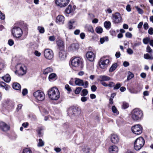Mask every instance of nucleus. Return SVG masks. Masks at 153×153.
Masks as SVG:
<instances>
[{
    "instance_id": "obj_62",
    "label": "nucleus",
    "mask_w": 153,
    "mask_h": 153,
    "mask_svg": "<svg viewBox=\"0 0 153 153\" xmlns=\"http://www.w3.org/2000/svg\"><path fill=\"white\" fill-rule=\"evenodd\" d=\"M130 5L129 4H128L126 6V10L128 12H130L131 10Z\"/></svg>"
},
{
    "instance_id": "obj_2",
    "label": "nucleus",
    "mask_w": 153,
    "mask_h": 153,
    "mask_svg": "<svg viewBox=\"0 0 153 153\" xmlns=\"http://www.w3.org/2000/svg\"><path fill=\"white\" fill-rule=\"evenodd\" d=\"M48 94L49 98L51 100H56L60 97V92L58 89L55 87L49 90Z\"/></svg>"
},
{
    "instance_id": "obj_52",
    "label": "nucleus",
    "mask_w": 153,
    "mask_h": 153,
    "mask_svg": "<svg viewBox=\"0 0 153 153\" xmlns=\"http://www.w3.org/2000/svg\"><path fill=\"white\" fill-rule=\"evenodd\" d=\"M8 44L10 46H12L14 44V41L12 39H10L8 40Z\"/></svg>"
},
{
    "instance_id": "obj_44",
    "label": "nucleus",
    "mask_w": 153,
    "mask_h": 153,
    "mask_svg": "<svg viewBox=\"0 0 153 153\" xmlns=\"http://www.w3.org/2000/svg\"><path fill=\"white\" fill-rule=\"evenodd\" d=\"M114 146H111L109 149V152L111 153H114Z\"/></svg>"
},
{
    "instance_id": "obj_33",
    "label": "nucleus",
    "mask_w": 153,
    "mask_h": 153,
    "mask_svg": "<svg viewBox=\"0 0 153 153\" xmlns=\"http://www.w3.org/2000/svg\"><path fill=\"white\" fill-rule=\"evenodd\" d=\"M11 103V102L8 100H5L3 102V104L6 107L10 106Z\"/></svg>"
},
{
    "instance_id": "obj_39",
    "label": "nucleus",
    "mask_w": 153,
    "mask_h": 153,
    "mask_svg": "<svg viewBox=\"0 0 153 153\" xmlns=\"http://www.w3.org/2000/svg\"><path fill=\"white\" fill-rule=\"evenodd\" d=\"M22 153H33L31 149L28 148H26L23 150Z\"/></svg>"
},
{
    "instance_id": "obj_46",
    "label": "nucleus",
    "mask_w": 153,
    "mask_h": 153,
    "mask_svg": "<svg viewBox=\"0 0 153 153\" xmlns=\"http://www.w3.org/2000/svg\"><path fill=\"white\" fill-rule=\"evenodd\" d=\"M82 150L85 153H89L90 150V149L89 148H83Z\"/></svg>"
},
{
    "instance_id": "obj_17",
    "label": "nucleus",
    "mask_w": 153,
    "mask_h": 153,
    "mask_svg": "<svg viewBox=\"0 0 153 153\" xmlns=\"http://www.w3.org/2000/svg\"><path fill=\"white\" fill-rule=\"evenodd\" d=\"M76 6H73L72 7L71 5L69 4L68 7L65 9V11L68 14H69L73 12L75 10Z\"/></svg>"
},
{
    "instance_id": "obj_5",
    "label": "nucleus",
    "mask_w": 153,
    "mask_h": 153,
    "mask_svg": "<svg viewBox=\"0 0 153 153\" xmlns=\"http://www.w3.org/2000/svg\"><path fill=\"white\" fill-rule=\"evenodd\" d=\"M12 33L13 36L16 38L20 37L22 34L21 29L18 27H14L12 30Z\"/></svg>"
},
{
    "instance_id": "obj_25",
    "label": "nucleus",
    "mask_w": 153,
    "mask_h": 153,
    "mask_svg": "<svg viewBox=\"0 0 153 153\" xmlns=\"http://www.w3.org/2000/svg\"><path fill=\"white\" fill-rule=\"evenodd\" d=\"M53 71V69L50 67H48L44 69L43 71V73L44 74H47L48 73L52 72Z\"/></svg>"
},
{
    "instance_id": "obj_60",
    "label": "nucleus",
    "mask_w": 153,
    "mask_h": 153,
    "mask_svg": "<svg viewBox=\"0 0 153 153\" xmlns=\"http://www.w3.org/2000/svg\"><path fill=\"white\" fill-rule=\"evenodd\" d=\"M143 27L145 30H147L149 28V25L147 23H145L143 25Z\"/></svg>"
},
{
    "instance_id": "obj_37",
    "label": "nucleus",
    "mask_w": 153,
    "mask_h": 153,
    "mask_svg": "<svg viewBox=\"0 0 153 153\" xmlns=\"http://www.w3.org/2000/svg\"><path fill=\"white\" fill-rule=\"evenodd\" d=\"M37 29L40 33H43L45 32V29L43 27L38 26Z\"/></svg>"
},
{
    "instance_id": "obj_47",
    "label": "nucleus",
    "mask_w": 153,
    "mask_h": 153,
    "mask_svg": "<svg viewBox=\"0 0 153 153\" xmlns=\"http://www.w3.org/2000/svg\"><path fill=\"white\" fill-rule=\"evenodd\" d=\"M82 94H81L82 96H85L86 95L88 94V90L86 89H84L82 90Z\"/></svg>"
},
{
    "instance_id": "obj_34",
    "label": "nucleus",
    "mask_w": 153,
    "mask_h": 153,
    "mask_svg": "<svg viewBox=\"0 0 153 153\" xmlns=\"http://www.w3.org/2000/svg\"><path fill=\"white\" fill-rule=\"evenodd\" d=\"M115 97V94L113 93L111 94V97L109 99V107L110 106V105H112L113 103V99Z\"/></svg>"
},
{
    "instance_id": "obj_15",
    "label": "nucleus",
    "mask_w": 153,
    "mask_h": 153,
    "mask_svg": "<svg viewBox=\"0 0 153 153\" xmlns=\"http://www.w3.org/2000/svg\"><path fill=\"white\" fill-rule=\"evenodd\" d=\"M79 48V45L77 43H73L71 44L68 48L69 51L73 52L77 51Z\"/></svg>"
},
{
    "instance_id": "obj_64",
    "label": "nucleus",
    "mask_w": 153,
    "mask_h": 153,
    "mask_svg": "<svg viewBox=\"0 0 153 153\" xmlns=\"http://www.w3.org/2000/svg\"><path fill=\"white\" fill-rule=\"evenodd\" d=\"M80 36L81 39H83L85 38V35L84 33H82L80 34Z\"/></svg>"
},
{
    "instance_id": "obj_58",
    "label": "nucleus",
    "mask_w": 153,
    "mask_h": 153,
    "mask_svg": "<svg viewBox=\"0 0 153 153\" xmlns=\"http://www.w3.org/2000/svg\"><path fill=\"white\" fill-rule=\"evenodd\" d=\"M148 33L150 35H152L153 34V29L152 27H150L148 30Z\"/></svg>"
},
{
    "instance_id": "obj_24",
    "label": "nucleus",
    "mask_w": 153,
    "mask_h": 153,
    "mask_svg": "<svg viewBox=\"0 0 153 153\" xmlns=\"http://www.w3.org/2000/svg\"><path fill=\"white\" fill-rule=\"evenodd\" d=\"M2 78L4 81L7 82H9L11 80V77L9 74H7L5 76L2 77Z\"/></svg>"
},
{
    "instance_id": "obj_59",
    "label": "nucleus",
    "mask_w": 153,
    "mask_h": 153,
    "mask_svg": "<svg viewBox=\"0 0 153 153\" xmlns=\"http://www.w3.org/2000/svg\"><path fill=\"white\" fill-rule=\"evenodd\" d=\"M88 30L89 31L93 33L94 32V30L92 26H90L88 28Z\"/></svg>"
},
{
    "instance_id": "obj_14",
    "label": "nucleus",
    "mask_w": 153,
    "mask_h": 153,
    "mask_svg": "<svg viewBox=\"0 0 153 153\" xmlns=\"http://www.w3.org/2000/svg\"><path fill=\"white\" fill-rule=\"evenodd\" d=\"M86 56L87 59L91 62L94 61L95 56L94 54L91 51L87 52L86 54Z\"/></svg>"
},
{
    "instance_id": "obj_49",
    "label": "nucleus",
    "mask_w": 153,
    "mask_h": 153,
    "mask_svg": "<svg viewBox=\"0 0 153 153\" xmlns=\"http://www.w3.org/2000/svg\"><path fill=\"white\" fill-rule=\"evenodd\" d=\"M5 18V15L2 13L0 10V19L2 20H4Z\"/></svg>"
},
{
    "instance_id": "obj_11",
    "label": "nucleus",
    "mask_w": 153,
    "mask_h": 153,
    "mask_svg": "<svg viewBox=\"0 0 153 153\" xmlns=\"http://www.w3.org/2000/svg\"><path fill=\"white\" fill-rule=\"evenodd\" d=\"M68 114L70 115H77L79 114V111L78 108L74 106L70 107L68 110Z\"/></svg>"
},
{
    "instance_id": "obj_28",
    "label": "nucleus",
    "mask_w": 153,
    "mask_h": 153,
    "mask_svg": "<svg viewBox=\"0 0 153 153\" xmlns=\"http://www.w3.org/2000/svg\"><path fill=\"white\" fill-rule=\"evenodd\" d=\"M144 58L146 59L152 60L153 59V56L152 54L150 55L148 53H146L144 54Z\"/></svg>"
},
{
    "instance_id": "obj_61",
    "label": "nucleus",
    "mask_w": 153,
    "mask_h": 153,
    "mask_svg": "<svg viewBox=\"0 0 153 153\" xmlns=\"http://www.w3.org/2000/svg\"><path fill=\"white\" fill-rule=\"evenodd\" d=\"M88 99V98L87 97H81V100L83 102H85Z\"/></svg>"
},
{
    "instance_id": "obj_18",
    "label": "nucleus",
    "mask_w": 153,
    "mask_h": 153,
    "mask_svg": "<svg viewBox=\"0 0 153 153\" xmlns=\"http://www.w3.org/2000/svg\"><path fill=\"white\" fill-rule=\"evenodd\" d=\"M65 18L62 15L58 16L56 18V21L59 24H63L64 23Z\"/></svg>"
},
{
    "instance_id": "obj_35",
    "label": "nucleus",
    "mask_w": 153,
    "mask_h": 153,
    "mask_svg": "<svg viewBox=\"0 0 153 153\" xmlns=\"http://www.w3.org/2000/svg\"><path fill=\"white\" fill-rule=\"evenodd\" d=\"M128 76H127V79L128 80L131 79L134 76V74L131 72L129 71L128 73Z\"/></svg>"
},
{
    "instance_id": "obj_32",
    "label": "nucleus",
    "mask_w": 153,
    "mask_h": 153,
    "mask_svg": "<svg viewBox=\"0 0 153 153\" xmlns=\"http://www.w3.org/2000/svg\"><path fill=\"white\" fill-rule=\"evenodd\" d=\"M108 41V38L107 36H105L101 38L100 39V42L101 44H103L105 42Z\"/></svg>"
},
{
    "instance_id": "obj_48",
    "label": "nucleus",
    "mask_w": 153,
    "mask_h": 153,
    "mask_svg": "<svg viewBox=\"0 0 153 153\" xmlns=\"http://www.w3.org/2000/svg\"><path fill=\"white\" fill-rule=\"evenodd\" d=\"M127 52L129 55H131L133 53V51L131 48H129L127 49Z\"/></svg>"
},
{
    "instance_id": "obj_54",
    "label": "nucleus",
    "mask_w": 153,
    "mask_h": 153,
    "mask_svg": "<svg viewBox=\"0 0 153 153\" xmlns=\"http://www.w3.org/2000/svg\"><path fill=\"white\" fill-rule=\"evenodd\" d=\"M115 70V64H114L109 69V72H112Z\"/></svg>"
},
{
    "instance_id": "obj_51",
    "label": "nucleus",
    "mask_w": 153,
    "mask_h": 153,
    "mask_svg": "<svg viewBox=\"0 0 153 153\" xmlns=\"http://www.w3.org/2000/svg\"><path fill=\"white\" fill-rule=\"evenodd\" d=\"M91 89L92 91H95L97 89V87L94 85H92L91 87Z\"/></svg>"
},
{
    "instance_id": "obj_53",
    "label": "nucleus",
    "mask_w": 153,
    "mask_h": 153,
    "mask_svg": "<svg viewBox=\"0 0 153 153\" xmlns=\"http://www.w3.org/2000/svg\"><path fill=\"white\" fill-rule=\"evenodd\" d=\"M49 40L51 42L54 41L55 39V38L53 36H50L49 38Z\"/></svg>"
},
{
    "instance_id": "obj_10",
    "label": "nucleus",
    "mask_w": 153,
    "mask_h": 153,
    "mask_svg": "<svg viewBox=\"0 0 153 153\" xmlns=\"http://www.w3.org/2000/svg\"><path fill=\"white\" fill-rule=\"evenodd\" d=\"M19 69L18 71H15L16 74L17 73L19 75H23L26 73L27 68L24 65H19L18 66Z\"/></svg>"
},
{
    "instance_id": "obj_40",
    "label": "nucleus",
    "mask_w": 153,
    "mask_h": 153,
    "mask_svg": "<svg viewBox=\"0 0 153 153\" xmlns=\"http://www.w3.org/2000/svg\"><path fill=\"white\" fill-rule=\"evenodd\" d=\"M146 51L150 54L153 53V50L150 47L149 45L147 46L146 47Z\"/></svg>"
},
{
    "instance_id": "obj_23",
    "label": "nucleus",
    "mask_w": 153,
    "mask_h": 153,
    "mask_svg": "<svg viewBox=\"0 0 153 153\" xmlns=\"http://www.w3.org/2000/svg\"><path fill=\"white\" fill-rule=\"evenodd\" d=\"M75 22V21L73 19H71L68 22V27L69 29H71L74 28L75 27L73 26V25Z\"/></svg>"
},
{
    "instance_id": "obj_21",
    "label": "nucleus",
    "mask_w": 153,
    "mask_h": 153,
    "mask_svg": "<svg viewBox=\"0 0 153 153\" xmlns=\"http://www.w3.org/2000/svg\"><path fill=\"white\" fill-rule=\"evenodd\" d=\"M59 57L61 60H63L66 57V53L64 50H60L59 53Z\"/></svg>"
},
{
    "instance_id": "obj_57",
    "label": "nucleus",
    "mask_w": 153,
    "mask_h": 153,
    "mask_svg": "<svg viewBox=\"0 0 153 153\" xmlns=\"http://www.w3.org/2000/svg\"><path fill=\"white\" fill-rule=\"evenodd\" d=\"M65 88L69 92L71 91V88L69 85L67 84L65 86Z\"/></svg>"
},
{
    "instance_id": "obj_43",
    "label": "nucleus",
    "mask_w": 153,
    "mask_h": 153,
    "mask_svg": "<svg viewBox=\"0 0 153 153\" xmlns=\"http://www.w3.org/2000/svg\"><path fill=\"white\" fill-rule=\"evenodd\" d=\"M129 107V104L128 103L126 102H123L122 105L123 108L125 109Z\"/></svg>"
},
{
    "instance_id": "obj_56",
    "label": "nucleus",
    "mask_w": 153,
    "mask_h": 153,
    "mask_svg": "<svg viewBox=\"0 0 153 153\" xmlns=\"http://www.w3.org/2000/svg\"><path fill=\"white\" fill-rule=\"evenodd\" d=\"M27 90L26 88H24L23 89L22 92V94L24 96L27 94Z\"/></svg>"
},
{
    "instance_id": "obj_26",
    "label": "nucleus",
    "mask_w": 153,
    "mask_h": 153,
    "mask_svg": "<svg viewBox=\"0 0 153 153\" xmlns=\"http://www.w3.org/2000/svg\"><path fill=\"white\" fill-rule=\"evenodd\" d=\"M13 88L16 90H19L21 89V86L19 83L15 82L13 84Z\"/></svg>"
},
{
    "instance_id": "obj_63",
    "label": "nucleus",
    "mask_w": 153,
    "mask_h": 153,
    "mask_svg": "<svg viewBox=\"0 0 153 153\" xmlns=\"http://www.w3.org/2000/svg\"><path fill=\"white\" fill-rule=\"evenodd\" d=\"M129 65V62L127 61H125L123 63V65L124 67H126Z\"/></svg>"
},
{
    "instance_id": "obj_1",
    "label": "nucleus",
    "mask_w": 153,
    "mask_h": 153,
    "mask_svg": "<svg viewBox=\"0 0 153 153\" xmlns=\"http://www.w3.org/2000/svg\"><path fill=\"white\" fill-rule=\"evenodd\" d=\"M131 115L133 120L136 121L141 120L143 117L142 111L138 108L134 109L131 112Z\"/></svg>"
},
{
    "instance_id": "obj_7",
    "label": "nucleus",
    "mask_w": 153,
    "mask_h": 153,
    "mask_svg": "<svg viewBox=\"0 0 153 153\" xmlns=\"http://www.w3.org/2000/svg\"><path fill=\"white\" fill-rule=\"evenodd\" d=\"M44 56L45 57L48 59L50 60L53 58V51L49 49H46L43 51Z\"/></svg>"
},
{
    "instance_id": "obj_9",
    "label": "nucleus",
    "mask_w": 153,
    "mask_h": 153,
    "mask_svg": "<svg viewBox=\"0 0 153 153\" xmlns=\"http://www.w3.org/2000/svg\"><path fill=\"white\" fill-rule=\"evenodd\" d=\"M109 62L108 59H105V57H103L100 59L99 62V64L100 68L102 69L105 68L107 67Z\"/></svg>"
},
{
    "instance_id": "obj_50",
    "label": "nucleus",
    "mask_w": 153,
    "mask_h": 153,
    "mask_svg": "<svg viewBox=\"0 0 153 153\" xmlns=\"http://www.w3.org/2000/svg\"><path fill=\"white\" fill-rule=\"evenodd\" d=\"M111 140L112 143H114L115 141V135L114 134H111Z\"/></svg>"
},
{
    "instance_id": "obj_16",
    "label": "nucleus",
    "mask_w": 153,
    "mask_h": 153,
    "mask_svg": "<svg viewBox=\"0 0 153 153\" xmlns=\"http://www.w3.org/2000/svg\"><path fill=\"white\" fill-rule=\"evenodd\" d=\"M0 128L3 131H6L9 129L10 127L5 123L1 122H0Z\"/></svg>"
},
{
    "instance_id": "obj_36",
    "label": "nucleus",
    "mask_w": 153,
    "mask_h": 153,
    "mask_svg": "<svg viewBox=\"0 0 153 153\" xmlns=\"http://www.w3.org/2000/svg\"><path fill=\"white\" fill-rule=\"evenodd\" d=\"M39 142L38 143L37 146L38 147H42L44 145V142L41 139H39Z\"/></svg>"
},
{
    "instance_id": "obj_13",
    "label": "nucleus",
    "mask_w": 153,
    "mask_h": 153,
    "mask_svg": "<svg viewBox=\"0 0 153 153\" xmlns=\"http://www.w3.org/2000/svg\"><path fill=\"white\" fill-rule=\"evenodd\" d=\"M56 42L58 48L60 51L64 50V44L62 40L59 39L56 41Z\"/></svg>"
},
{
    "instance_id": "obj_30",
    "label": "nucleus",
    "mask_w": 153,
    "mask_h": 153,
    "mask_svg": "<svg viewBox=\"0 0 153 153\" xmlns=\"http://www.w3.org/2000/svg\"><path fill=\"white\" fill-rule=\"evenodd\" d=\"M104 26L107 29H109L111 26V23L110 22L106 21L104 23Z\"/></svg>"
},
{
    "instance_id": "obj_42",
    "label": "nucleus",
    "mask_w": 153,
    "mask_h": 153,
    "mask_svg": "<svg viewBox=\"0 0 153 153\" xmlns=\"http://www.w3.org/2000/svg\"><path fill=\"white\" fill-rule=\"evenodd\" d=\"M123 119L122 117H120L117 120V123L118 125H120L123 121Z\"/></svg>"
},
{
    "instance_id": "obj_38",
    "label": "nucleus",
    "mask_w": 153,
    "mask_h": 153,
    "mask_svg": "<svg viewBox=\"0 0 153 153\" xmlns=\"http://www.w3.org/2000/svg\"><path fill=\"white\" fill-rule=\"evenodd\" d=\"M135 7L136 9L139 13L142 14L143 13V10L139 7L137 6H135Z\"/></svg>"
},
{
    "instance_id": "obj_45",
    "label": "nucleus",
    "mask_w": 153,
    "mask_h": 153,
    "mask_svg": "<svg viewBox=\"0 0 153 153\" xmlns=\"http://www.w3.org/2000/svg\"><path fill=\"white\" fill-rule=\"evenodd\" d=\"M82 87H79L77 88L75 91V93L76 94H78L79 93L80 91L82 89Z\"/></svg>"
},
{
    "instance_id": "obj_22",
    "label": "nucleus",
    "mask_w": 153,
    "mask_h": 153,
    "mask_svg": "<svg viewBox=\"0 0 153 153\" xmlns=\"http://www.w3.org/2000/svg\"><path fill=\"white\" fill-rule=\"evenodd\" d=\"M75 83L76 85L79 86H83L84 85L83 80L77 78H75Z\"/></svg>"
},
{
    "instance_id": "obj_55",
    "label": "nucleus",
    "mask_w": 153,
    "mask_h": 153,
    "mask_svg": "<svg viewBox=\"0 0 153 153\" xmlns=\"http://www.w3.org/2000/svg\"><path fill=\"white\" fill-rule=\"evenodd\" d=\"M125 36L126 37L130 38L131 37L132 35L131 33L128 32L126 33Z\"/></svg>"
},
{
    "instance_id": "obj_4",
    "label": "nucleus",
    "mask_w": 153,
    "mask_h": 153,
    "mask_svg": "<svg viewBox=\"0 0 153 153\" xmlns=\"http://www.w3.org/2000/svg\"><path fill=\"white\" fill-rule=\"evenodd\" d=\"M82 59L79 57H75L72 59L71 61L72 66L76 68H81L82 65Z\"/></svg>"
},
{
    "instance_id": "obj_29",
    "label": "nucleus",
    "mask_w": 153,
    "mask_h": 153,
    "mask_svg": "<svg viewBox=\"0 0 153 153\" xmlns=\"http://www.w3.org/2000/svg\"><path fill=\"white\" fill-rule=\"evenodd\" d=\"M95 31L98 34H101L102 33L103 29L102 27L100 26L97 27L95 29Z\"/></svg>"
},
{
    "instance_id": "obj_12",
    "label": "nucleus",
    "mask_w": 153,
    "mask_h": 153,
    "mask_svg": "<svg viewBox=\"0 0 153 153\" xmlns=\"http://www.w3.org/2000/svg\"><path fill=\"white\" fill-rule=\"evenodd\" d=\"M70 1V0H56L55 3L60 7H64L67 6Z\"/></svg>"
},
{
    "instance_id": "obj_41",
    "label": "nucleus",
    "mask_w": 153,
    "mask_h": 153,
    "mask_svg": "<svg viewBox=\"0 0 153 153\" xmlns=\"http://www.w3.org/2000/svg\"><path fill=\"white\" fill-rule=\"evenodd\" d=\"M150 39L149 38H146L143 39V42L145 44H147L149 42Z\"/></svg>"
},
{
    "instance_id": "obj_19",
    "label": "nucleus",
    "mask_w": 153,
    "mask_h": 153,
    "mask_svg": "<svg viewBox=\"0 0 153 153\" xmlns=\"http://www.w3.org/2000/svg\"><path fill=\"white\" fill-rule=\"evenodd\" d=\"M110 79L109 77L105 75H101L99 76L98 80L100 82L107 81Z\"/></svg>"
},
{
    "instance_id": "obj_31",
    "label": "nucleus",
    "mask_w": 153,
    "mask_h": 153,
    "mask_svg": "<svg viewBox=\"0 0 153 153\" xmlns=\"http://www.w3.org/2000/svg\"><path fill=\"white\" fill-rule=\"evenodd\" d=\"M56 75L55 74L51 73L49 76V79L50 81H51V80L56 79Z\"/></svg>"
},
{
    "instance_id": "obj_27",
    "label": "nucleus",
    "mask_w": 153,
    "mask_h": 153,
    "mask_svg": "<svg viewBox=\"0 0 153 153\" xmlns=\"http://www.w3.org/2000/svg\"><path fill=\"white\" fill-rule=\"evenodd\" d=\"M0 85L1 87H3L5 89L6 91L9 89V85L3 82H0Z\"/></svg>"
},
{
    "instance_id": "obj_8",
    "label": "nucleus",
    "mask_w": 153,
    "mask_h": 153,
    "mask_svg": "<svg viewBox=\"0 0 153 153\" xmlns=\"http://www.w3.org/2000/svg\"><path fill=\"white\" fill-rule=\"evenodd\" d=\"M33 95L37 100L40 101L43 100L45 98L44 93L40 90H38L34 92Z\"/></svg>"
},
{
    "instance_id": "obj_3",
    "label": "nucleus",
    "mask_w": 153,
    "mask_h": 153,
    "mask_svg": "<svg viewBox=\"0 0 153 153\" xmlns=\"http://www.w3.org/2000/svg\"><path fill=\"white\" fill-rule=\"evenodd\" d=\"M145 140L143 138L140 137L137 138L134 143V149L137 151L139 150L144 146Z\"/></svg>"
},
{
    "instance_id": "obj_20",
    "label": "nucleus",
    "mask_w": 153,
    "mask_h": 153,
    "mask_svg": "<svg viewBox=\"0 0 153 153\" xmlns=\"http://www.w3.org/2000/svg\"><path fill=\"white\" fill-rule=\"evenodd\" d=\"M122 17L120 14L118 13H115V23H120L121 22Z\"/></svg>"
},
{
    "instance_id": "obj_6",
    "label": "nucleus",
    "mask_w": 153,
    "mask_h": 153,
    "mask_svg": "<svg viewBox=\"0 0 153 153\" xmlns=\"http://www.w3.org/2000/svg\"><path fill=\"white\" fill-rule=\"evenodd\" d=\"M131 129L132 132L134 134L139 135L142 132L143 128L140 125L137 124L132 126Z\"/></svg>"
}]
</instances>
